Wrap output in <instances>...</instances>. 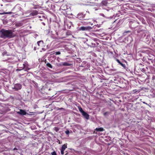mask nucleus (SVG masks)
<instances>
[{
    "instance_id": "1",
    "label": "nucleus",
    "mask_w": 155,
    "mask_h": 155,
    "mask_svg": "<svg viewBox=\"0 0 155 155\" xmlns=\"http://www.w3.org/2000/svg\"><path fill=\"white\" fill-rule=\"evenodd\" d=\"M1 36L2 38H9L14 37L12 32L11 31L7 30L5 29H2L0 31Z\"/></svg>"
},
{
    "instance_id": "2",
    "label": "nucleus",
    "mask_w": 155,
    "mask_h": 155,
    "mask_svg": "<svg viewBox=\"0 0 155 155\" xmlns=\"http://www.w3.org/2000/svg\"><path fill=\"white\" fill-rule=\"evenodd\" d=\"M92 29V28L91 27H90V26H87V27L82 26L79 28V29H78V30L79 31H89L90 30H91Z\"/></svg>"
},
{
    "instance_id": "3",
    "label": "nucleus",
    "mask_w": 155,
    "mask_h": 155,
    "mask_svg": "<svg viewBox=\"0 0 155 155\" xmlns=\"http://www.w3.org/2000/svg\"><path fill=\"white\" fill-rule=\"evenodd\" d=\"M21 86L20 84H16L14 86V89L15 91H18L21 88Z\"/></svg>"
},
{
    "instance_id": "4",
    "label": "nucleus",
    "mask_w": 155,
    "mask_h": 155,
    "mask_svg": "<svg viewBox=\"0 0 155 155\" xmlns=\"http://www.w3.org/2000/svg\"><path fill=\"white\" fill-rule=\"evenodd\" d=\"M85 15L82 13H79L77 15V18L80 19H81L84 18Z\"/></svg>"
},
{
    "instance_id": "5",
    "label": "nucleus",
    "mask_w": 155,
    "mask_h": 155,
    "mask_svg": "<svg viewBox=\"0 0 155 155\" xmlns=\"http://www.w3.org/2000/svg\"><path fill=\"white\" fill-rule=\"evenodd\" d=\"M82 115L86 119H88L89 118V115L86 112H84L82 114Z\"/></svg>"
},
{
    "instance_id": "6",
    "label": "nucleus",
    "mask_w": 155,
    "mask_h": 155,
    "mask_svg": "<svg viewBox=\"0 0 155 155\" xmlns=\"http://www.w3.org/2000/svg\"><path fill=\"white\" fill-rule=\"evenodd\" d=\"M17 113L21 115H25L26 114V112L24 110L21 109L20 111L17 112Z\"/></svg>"
},
{
    "instance_id": "7",
    "label": "nucleus",
    "mask_w": 155,
    "mask_h": 155,
    "mask_svg": "<svg viewBox=\"0 0 155 155\" xmlns=\"http://www.w3.org/2000/svg\"><path fill=\"white\" fill-rule=\"evenodd\" d=\"M27 65V64L26 63H25L23 64V67H19V68H21L20 69H17V71H20L21 70L25 68L26 67Z\"/></svg>"
},
{
    "instance_id": "8",
    "label": "nucleus",
    "mask_w": 155,
    "mask_h": 155,
    "mask_svg": "<svg viewBox=\"0 0 155 155\" xmlns=\"http://www.w3.org/2000/svg\"><path fill=\"white\" fill-rule=\"evenodd\" d=\"M67 148V146L66 144H64L61 147V150L64 151L65 149Z\"/></svg>"
},
{
    "instance_id": "9",
    "label": "nucleus",
    "mask_w": 155,
    "mask_h": 155,
    "mask_svg": "<svg viewBox=\"0 0 155 155\" xmlns=\"http://www.w3.org/2000/svg\"><path fill=\"white\" fill-rule=\"evenodd\" d=\"M96 130L97 131H102L104 130L103 129L102 127H100L99 128H97L96 129Z\"/></svg>"
},
{
    "instance_id": "10",
    "label": "nucleus",
    "mask_w": 155,
    "mask_h": 155,
    "mask_svg": "<svg viewBox=\"0 0 155 155\" xmlns=\"http://www.w3.org/2000/svg\"><path fill=\"white\" fill-rule=\"evenodd\" d=\"M102 4L104 5H106L107 4V1H103L102 2Z\"/></svg>"
},
{
    "instance_id": "11",
    "label": "nucleus",
    "mask_w": 155,
    "mask_h": 155,
    "mask_svg": "<svg viewBox=\"0 0 155 155\" xmlns=\"http://www.w3.org/2000/svg\"><path fill=\"white\" fill-rule=\"evenodd\" d=\"M43 41H39L37 42V44L39 46H40V44H43Z\"/></svg>"
},
{
    "instance_id": "12",
    "label": "nucleus",
    "mask_w": 155,
    "mask_h": 155,
    "mask_svg": "<svg viewBox=\"0 0 155 155\" xmlns=\"http://www.w3.org/2000/svg\"><path fill=\"white\" fill-rule=\"evenodd\" d=\"M78 109L79 110V111L82 113V114L83 112H84V111H83L82 108L81 107H78Z\"/></svg>"
},
{
    "instance_id": "13",
    "label": "nucleus",
    "mask_w": 155,
    "mask_h": 155,
    "mask_svg": "<svg viewBox=\"0 0 155 155\" xmlns=\"http://www.w3.org/2000/svg\"><path fill=\"white\" fill-rule=\"evenodd\" d=\"M62 64L63 66H68L70 65V64L66 62L63 63Z\"/></svg>"
},
{
    "instance_id": "14",
    "label": "nucleus",
    "mask_w": 155,
    "mask_h": 155,
    "mask_svg": "<svg viewBox=\"0 0 155 155\" xmlns=\"http://www.w3.org/2000/svg\"><path fill=\"white\" fill-rule=\"evenodd\" d=\"M46 65L48 67L52 68V65L49 63H48L46 64Z\"/></svg>"
},
{
    "instance_id": "15",
    "label": "nucleus",
    "mask_w": 155,
    "mask_h": 155,
    "mask_svg": "<svg viewBox=\"0 0 155 155\" xmlns=\"http://www.w3.org/2000/svg\"><path fill=\"white\" fill-rule=\"evenodd\" d=\"M54 129L56 132H58L59 130V129L57 127H54Z\"/></svg>"
},
{
    "instance_id": "16",
    "label": "nucleus",
    "mask_w": 155,
    "mask_h": 155,
    "mask_svg": "<svg viewBox=\"0 0 155 155\" xmlns=\"http://www.w3.org/2000/svg\"><path fill=\"white\" fill-rule=\"evenodd\" d=\"M37 12H36V11H35L34 12H33L32 13V15H37Z\"/></svg>"
},
{
    "instance_id": "17",
    "label": "nucleus",
    "mask_w": 155,
    "mask_h": 155,
    "mask_svg": "<svg viewBox=\"0 0 155 155\" xmlns=\"http://www.w3.org/2000/svg\"><path fill=\"white\" fill-rule=\"evenodd\" d=\"M123 68H125V64H123L122 63H121L120 64Z\"/></svg>"
},
{
    "instance_id": "18",
    "label": "nucleus",
    "mask_w": 155,
    "mask_h": 155,
    "mask_svg": "<svg viewBox=\"0 0 155 155\" xmlns=\"http://www.w3.org/2000/svg\"><path fill=\"white\" fill-rule=\"evenodd\" d=\"M51 155H57L55 152L54 151L51 153Z\"/></svg>"
},
{
    "instance_id": "19",
    "label": "nucleus",
    "mask_w": 155,
    "mask_h": 155,
    "mask_svg": "<svg viewBox=\"0 0 155 155\" xmlns=\"http://www.w3.org/2000/svg\"><path fill=\"white\" fill-rule=\"evenodd\" d=\"M65 133L67 134H69V130H66L65 131Z\"/></svg>"
},
{
    "instance_id": "20",
    "label": "nucleus",
    "mask_w": 155,
    "mask_h": 155,
    "mask_svg": "<svg viewBox=\"0 0 155 155\" xmlns=\"http://www.w3.org/2000/svg\"><path fill=\"white\" fill-rule=\"evenodd\" d=\"M68 23H69L68 25H70V26L68 27L69 28H70L71 27V25H72V23L71 22H69Z\"/></svg>"
},
{
    "instance_id": "21",
    "label": "nucleus",
    "mask_w": 155,
    "mask_h": 155,
    "mask_svg": "<svg viewBox=\"0 0 155 155\" xmlns=\"http://www.w3.org/2000/svg\"><path fill=\"white\" fill-rule=\"evenodd\" d=\"M56 55H58L61 54V52L59 51H58L55 52Z\"/></svg>"
},
{
    "instance_id": "22",
    "label": "nucleus",
    "mask_w": 155,
    "mask_h": 155,
    "mask_svg": "<svg viewBox=\"0 0 155 155\" xmlns=\"http://www.w3.org/2000/svg\"><path fill=\"white\" fill-rule=\"evenodd\" d=\"M8 12H4L2 13H0V15H4V14H8Z\"/></svg>"
},
{
    "instance_id": "23",
    "label": "nucleus",
    "mask_w": 155,
    "mask_h": 155,
    "mask_svg": "<svg viewBox=\"0 0 155 155\" xmlns=\"http://www.w3.org/2000/svg\"><path fill=\"white\" fill-rule=\"evenodd\" d=\"M64 151L61 150V154L63 155L64 154Z\"/></svg>"
},
{
    "instance_id": "24",
    "label": "nucleus",
    "mask_w": 155,
    "mask_h": 155,
    "mask_svg": "<svg viewBox=\"0 0 155 155\" xmlns=\"http://www.w3.org/2000/svg\"><path fill=\"white\" fill-rule=\"evenodd\" d=\"M117 61L120 64L121 63V62H120V61L119 60H118V59L117 60Z\"/></svg>"
},
{
    "instance_id": "25",
    "label": "nucleus",
    "mask_w": 155,
    "mask_h": 155,
    "mask_svg": "<svg viewBox=\"0 0 155 155\" xmlns=\"http://www.w3.org/2000/svg\"><path fill=\"white\" fill-rule=\"evenodd\" d=\"M143 104H146V105H148L149 106V105L148 104H147V103H145V102H143Z\"/></svg>"
},
{
    "instance_id": "26",
    "label": "nucleus",
    "mask_w": 155,
    "mask_h": 155,
    "mask_svg": "<svg viewBox=\"0 0 155 155\" xmlns=\"http://www.w3.org/2000/svg\"><path fill=\"white\" fill-rule=\"evenodd\" d=\"M8 14H11L12 13V12H8Z\"/></svg>"
},
{
    "instance_id": "27",
    "label": "nucleus",
    "mask_w": 155,
    "mask_h": 155,
    "mask_svg": "<svg viewBox=\"0 0 155 155\" xmlns=\"http://www.w3.org/2000/svg\"><path fill=\"white\" fill-rule=\"evenodd\" d=\"M58 141H59L58 140ZM59 144H61V143L60 141H59Z\"/></svg>"
},
{
    "instance_id": "28",
    "label": "nucleus",
    "mask_w": 155,
    "mask_h": 155,
    "mask_svg": "<svg viewBox=\"0 0 155 155\" xmlns=\"http://www.w3.org/2000/svg\"><path fill=\"white\" fill-rule=\"evenodd\" d=\"M19 65H20V64H18V66H19Z\"/></svg>"
},
{
    "instance_id": "29",
    "label": "nucleus",
    "mask_w": 155,
    "mask_h": 155,
    "mask_svg": "<svg viewBox=\"0 0 155 155\" xmlns=\"http://www.w3.org/2000/svg\"><path fill=\"white\" fill-rule=\"evenodd\" d=\"M91 25H93V24H92H92H91Z\"/></svg>"
}]
</instances>
